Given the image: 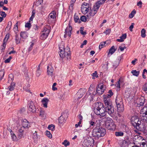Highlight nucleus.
Segmentation results:
<instances>
[{"instance_id": "de8ad7c7", "label": "nucleus", "mask_w": 147, "mask_h": 147, "mask_svg": "<svg viewBox=\"0 0 147 147\" xmlns=\"http://www.w3.org/2000/svg\"><path fill=\"white\" fill-rule=\"evenodd\" d=\"M97 72L96 71H95L92 74V76H93L92 79H94L95 78V77H96V78H97L98 76L97 75Z\"/></svg>"}, {"instance_id": "4c0bfd02", "label": "nucleus", "mask_w": 147, "mask_h": 147, "mask_svg": "<svg viewBox=\"0 0 147 147\" xmlns=\"http://www.w3.org/2000/svg\"><path fill=\"white\" fill-rule=\"evenodd\" d=\"M13 76L12 74H10L9 75L8 82V83L12 82L13 80Z\"/></svg>"}, {"instance_id": "e433bc0d", "label": "nucleus", "mask_w": 147, "mask_h": 147, "mask_svg": "<svg viewBox=\"0 0 147 147\" xmlns=\"http://www.w3.org/2000/svg\"><path fill=\"white\" fill-rule=\"evenodd\" d=\"M106 41L102 42L100 43L99 47V49H101L104 46H105L106 45H105V44H106Z\"/></svg>"}, {"instance_id": "72a5a7b5", "label": "nucleus", "mask_w": 147, "mask_h": 147, "mask_svg": "<svg viewBox=\"0 0 147 147\" xmlns=\"http://www.w3.org/2000/svg\"><path fill=\"white\" fill-rule=\"evenodd\" d=\"M141 36L142 38H144L146 36V30L144 29H142L141 30Z\"/></svg>"}, {"instance_id": "f03ea898", "label": "nucleus", "mask_w": 147, "mask_h": 147, "mask_svg": "<svg viewBox=\"0 0 147 147\" xmlns=\"http://www.w3.org/2000/svg\"><path fill=\"white\" fill-rule=\"evenodd\" d=\"M106 134L105 129L102 127H96L93 129L92 132V135L96 138L103 136Z\"/></svg>"}, {"instance_id": "ea45409f", "label": "nucleus", "mask_w": 147, "mask_h": 147, "mask_svg": "<svg viewBox=\"0 0 147 147\" xmlns=\"http://www.w3.org/2000/svg\"><path fill=\"white\" fill-rule=\"evenodd\" d=\"M35 41L34 40H33L32 41L30 42L31 44L30 47L28 49V50L30 51L32 48V47L34 45V43Z\"/></svg>"}, {"instance_id": "473e14b6", "label": "nucleus", "mask_w": 147, "mask_h": 147, "mask_svg": "<svg viewBox=\"0 0 147 147\" xmlns=\"http://www.w3.org/2000/svg\"><path fill=\"white\" fill-rule=\"evenodd\" d=\"M35 10H33L32 12V15L31 17L30 18L29 22H30V21H32L33 18L34 17L35 15Z\"/></svg>"}, {"instance_id": "4be33fe9", "label": "nucleus", "mask_w": 147, "mask_h": 147, "mask_svg": "<svg viewBox=\"0 0 147 147\" xmlns=\"http://www.w3.org/2000/svg\"><path fill=\"white\" fill-rule=\"evenodd\" d=\"M28 34L26 32H21L20 35L21 37L24 38H26L28 36Z\"/></svg>"}, {"instance_id": "6e6552de", "label": "nucleus", "mask_w": 147, "mask_h": 147, "mask_svg": "<svg viewBox=\"0 0 147 147\" xmlns=\"http://www.w3.org/2000/svg\"><path fill=\"white\" fill-rule=\"evenodd\" d=\"M28 109L30 111L33 113H38L37 112V110L36 109L34 105L33 102L30 101L28 104Z\"/></svg>"}, {"instance_id": "393cba45", "label": "nucleus", "mask_w": 147, "mask_h": 147, "mask_svg": "<svg viewBox=\"0 0 147 147\" xmlns=\"http://www.w3.org/2000/svg\"><path fill=\"white\" fill-rule=\"evenodd\" d=\"M121 59L120 58H118L114 62L113 66L115 67H117L119 65Z\"/></svg>"}, {"instance_id": "a878e982", "label": "nucleus", "mask_w": 147, "mask_h": 147, "mask_svg": "<svg viewBox=\"0 0 147 147\" xmlns=\"http://www.w3.org/2000/svg\"><path fill=\"white\" fill-rule=\"evenodd\" d=\"M49 16L51 18L53 19L55 18H56V14L55 12L54 11H52L50 13Z\"/></svg>"}, {"instance_id": "39448f33", "label": "nucleus", "mask_w": 147, "mask_h": 147, "mask_svg": "<svg viewBox=\"0 0 147 147\" xmlns=\"http://www.w3.org/2000/svg\"><path fill=\"white\" fill-rule=\"evenodd\" d=\"M131 123L134 127L138 129L137 127H138V129H140L141 122L137 116H133L132 117Z\"/></svg>"}, {"instance_id": "a18cd8bd", "label": "nucleus", "mask_w": 147, "mask_h": 147, "mask_svg": "<svg viewBox=\"0 0 147 147\" xmlns=\"http://www.w3.org/2000/svg\"><path fill=\"white\" fill-rule=\"evenodd\" d=\"M80 19L83 22H86L87 20V18L85 16H82L80 18Z\"/></svg>"}, {"instance_id": "aec40b11", "label": "nucleus", "mask_w": 147, "mask_h": 147, "mask_svg": "<svg viewBox=\"0 0 147 147\" xmlns=\"http://www.w3.org/2000/svg\"><path fill=\"white\" fill-rule=\"evenodd\" d=\"M15 86V84L14 82H12L11 85L8 87V89L9 91H12L13 90Z\"/></svg>"}, {"instance_id": "bb28decb", "label": "nucleus", "mask_w": 147, "mask_h": 147, "mask_svg": "<svg viewBox=\"0 0 147 147\" xmlns=\"http://www.w3.org/2000/svg\"><path fill=\"white\" fill-rule=\"evenodd\" d=\"M48 36V35L47 34L46 35L44 33L42 32L40 38L41 40H44L47 38Z\"/></svg>"}, {"instance_id": "c85d7f7f", "label": "nucleus", "mask_w": 147, "mask_h": 147, "mask_svg": "<svg viewBox=\"0 0 147 147\" xmlns=\"http://www.w3.org/2000/svg\"><path fill=\"white\" fill-rule=\"evenodd\" d=\"M40 64L38 66V67L37 68V70H36V76L37 77H39L41 74V71L40 70Z\"/></svg>"}, {"instance_id": "f704fd0d", "label": "nucleus", "mask_w": 147, "mask_h": 147, "mask_svg": "<svg viewBox=\"0 0 147 147\" xmlns=\"http://www.w3.org/2000/svg\"><path fill=\"white\" fill-rule=\"evenodd\" d=\"M5 71L3 70L0 71V80H1L2 79L4 76Z\"/></svg>"}, {"instance_id": "5fc2aeb1", "label": "nucleus", "mask_w": 147, "mask_h": 147, "mask_svg": "<svg viewBox=\"0 0 147 147\" xmlns=\"http://www.w3.org/2000/svg\"><path fill=\"white\" fill-rule=\"evenodd\" d=\"M89 4L86 3H82L81 7H89Z\"/></svg>"}, {"instance_id": "c9c22d12", "label": "nucleus", "mask_w": 147, "mask_h": 147, "mask_svg": "<svg viewBox=\"0 0 147 147\" xmlns=\"http://www.w3.org/2000/svg\"><path fill=\"white\" fill-rule=\"evenodd\" d=\"M136 11L135 9H134L131 12V13L129 15V17L130 18H132L134 16V15L136 13Z\"/></svg>"}, {"instance_id": "bf43d9fd", "label": "nucleus", "mask_w": 147, "mask_h": 147, "mask_svg": "<svg viewBox=\"0 0 147 147\" xmlns=\"http://www.w3.org/2000/svg\"><path fill=\"white\" fill-rule=\"evenodd\" d=\"M1 15L2 16V17L3 18L5 17L7 15L4 12L1 11Z\"/></svg>"}, {"instance_id": "79ce46f5", "label": "nucleus", "mask_w": 147, "mask_h": 147, "mask_svg": "<svg viewBox=\"0 0 147 147\" xmlns=\"http://www.w3.org/2000/svg\"><path fill=\"white\" fill-rule=\"evenodd\" d=\"M55 126L53 124L50 125L48 126V129L49 130H51L52 131H53L55 130Z\"/></svg>"}, {"instance_id": "412c9836", "label": "nucleus", "mask_w": 147, "mask_h": 147, "mask_svg": "<svg viewBox=\"0 0 147 147\" xmlns=\"http://www.w3.org/2000/svg\"><path fill=\"white\" fill-rule=\"evenodd\" d=\"M111 95H110V94H107L106 95H105V97L104 98L103 101L105 103V101L106 99H109L110 101V102H111V106H113L112 105V102L111 101V99H110V98L111 97Z\"/></svg>"}, {"instance_id": "49530a36", "label": "nucleus", "mask_w": 147, "mask_h": 147, "mask_svg": "<svg viewBox=\"0 0 147 147\" xmlns=\"http://www.w3.org/2000/svg\"><path fill=\"white\" fill-rule=\"evenodd\" d=\"M26 110L25 109L23 108L21 109L19 111V112L21 114H24L26 112Z\"/></svg>"}, {"instance_id": "37998d69", "label": "nucleus", "mask_w": 147, "mask_h": 147, "mask_svg": "<svg viewBox=\"0 0 147 147\" xmlns=\"http://www.w3.org/2000/svg\"><path fill=\"white\" fill-rule=\"evenodd\" d=\"M115 135L117 136H122L123 135V133L122 132H116Z\"/></svg>"}, {"instance_id": "3c124183", "label": "nucleus", "mask_w": 147, "mask_h": 147, "mask_svg": "<svg viewBox=\"0 0 147 147\" xmlns=\"http://www.w3.org/2000/svg\"><path fill=\"white\" fill-rule=\"evenodd\" d=\"M106 0H100L97 2L98 3H100L99 4L101 5L103 4Z\"/></svg>"}, {"instance_id": "ddd939ff", "label": "nucleus", "mask_w": 147, "mask_h": 147, "mask_svg": "<svg viewBox=\"0 0 147 147\" xmlns=\"http://www.w3.org/2000/svg\"><path fill=\"white\" fill-rule=\"evenodd\" d=\"M37 112L38 113H36L38 114H39V116L43 118L44 119H45L46 118V115L45 111L42 109L40 108L37 110Z\"/></svg>"}, {"instance_id": "b1692460", "label": "nucleus", "mask_w": 147, "mask_h": 147, "mask_svg": "<svg viewBox=\"0 0 147 147\" xmlns=\"http://www.w3.org/2000/svg\"><path fill=\"white\" fill-rule=\"evenodd\" d=\"M76 0H71L70 2V5L69 7V9L70 10H72L73 9V6Z\"/></svg>"}, {"instance_id": "f257e3e1", "label": "nucleus", "mask_w": 147, "mask_h": 147, "mask_svg": "<svg viewBox=\"0 0 147 147\" xmlns=\"http://www.w3.org/2000/svg\"><path fill=\"white\" fill-rule=\"evenodd\" d=\"M105 107L103 104L100 102L94 103L93 106L94 111L97 115H100L102 117L106 116L107 113L111 117L114 115V108L113 106H111V102L109 99H106L105 101Z\"/></svg>"}, {"instance_id": "13d9d810", "label": "nucleus", "mask_w": 147, "mask_h": 147, "mask_svg": "<svg viewBox=\"0 0 147 147\" xmlns=\"http://www.w3.org/2000/svg\"><path fill=\"white\" fill-rule=\"evenodd\" d=\"M147 109V107H145L143 108V109H142V110H141V112L142 113H144V112H146V111Z\"/></svg>"}, {"instance_id": "dca6fc26", "label": "nucleus", "mask_w": 147, "mask_h": 147, "mask_svg": "<svg viewBox=\"0 0 147 147\" xmlns=\"http://www.w3.org/2000/svg\"><path fill=\"white\" fill-rule=\"evenodd\" d=\"M22 127L24 128L25 127H28L30 126L28 125V121L25 119L22 120Z\"/></svg>"}, {"instance_id": "c03bdc74", "label": "nucleus", "mask_w": 147, "mask_h": 147, "mask_svg": "<svg viewBox=\"0 0 147 147\" xmlns=\"http://www.w3.org/2000/svg\"><path fill=\"white\" fill-rule=\"evenodd\" d=\"M46 134L47 136L49 138H51L52 137V135L50 131L47 130L46 131Z\"/></svg>"}, {"instance_id": "e2e57ef3", "label": "nucleus", "mask_w": 147, "mask_h": 147, "mask_svg": "<svg viewBox=\"0 0 147 147\" xmlns=\"http://www.w3.org/2000/svg\"><path fill=\"white\" fill-rule=\"evenodd\" d=\"M11 56H10L9 57V58H8V59H6L5 61V63H9L10 61V60L11 59Z\"/></svg>"}, {"instance_id": "2f4dec72", "label": "nucleus", "mask_w": 147, "mask_h": 147, "mask_svg": "<svg viewBox=\"0 0 147 147\" xmlns=\"http://www.w3.org/2000/svg\"><path fill=\"white\" fill-rule=\"evenodd\" d=\"M74 20L75 22H78L79 23H80L81 22V21L80 20L78 16H76L75 15L74 16Z\"/></svg>"}, {"instance_id": "f8f14e48", "label": "nucleus", "mask_w": 147, "mask_h": 147, "mask_svg": "<svg viewBox=\"0 0 147 147\" xmlns=\"http://www.w3.org/2000/svg\"><path fill=\"white\" fill-rule=\"evenodd\" d=\"M86 90L85 88H81L78 91L77 94L78 96V98H82L86 92Z\"/></svg>"}, {"instance_id": "9d476101", "label": "nucleus", "mask_w": 147, "mask_h": 147, "mask_svg": "<svg viewBox=\"0 0 147 147\" xmlns=\"http://www.w3.org/2000/svg\"><path fill=\"white\" fill-rule=\"evenodd\" d=\"M89 123L90 125L88 127L84 128L85 130L87 131L88 133H89L91 130V129L93 128L95 126L96 123L92 120L89 121Z\"/></svg>"}, {"instance_id": "0e129e2a", "label": "nucleus", "mask_w": 147, "mask_h": 147, "mask_svg": "<svg viewBox=\"0 0 147 147\" xmlns=\"http://www.w3.org/2000/svg\"><path fill=\"white\" fill-rule=\"evenodd\" d=\"M141 147H147V145H146V143L145 142H143L140 144Z\"/></svg>"}, {"instance_id": "cd10ccee", "label": "nucleus", "mask_w": 147, "mask_h": 147, "mask_svg": "<svg viewBox=\"0 0 147 147\" xmlns=\"http://www.w3.org/2000/svg\"><path fill=\"white\" fill-rule=\"evenodd\" d=\"M10 133L11 135V137L12 140L13 141L16 140L17 139V137L13 133V131H12L11 130Z\"/></svg>"}, {"instance_id": "6ab92c4d", "label": "nucleus", "mask_w": 147, "mask_h": 147, "mask_svg": "<svg viewBox=\"0 0 147 147\" xmlns=\"http://www.w3.org/2000/svg\"><path fill=\"white\" fill-rule=\"evenodd\" d=\"M116 50V49H115V47L114 46H112L109 50L108 54V57H109L110 54L111 55L113 54Z\"/></svg>"}, {"instance_id": "864d4df0", "label": "nucleus", "mask_w": 147, "mask_h": 147, "mask_svg": "<svg viewBox=\"0 0 147 147\" xmlns=\"http://www.w3.org/2000/svg\"><path fill=\"white\" fill-rule=\"evenodd\" d=\"M12 25V23L11 22H8L7 25L6 29L9 28V30L10 29Z\"/></svg>"}, {"instance_id": "c756f323", "label": "nucleus", "mask_w": 147, "mask_h": 147, "mask_svg": "<svg viewBox=\"0 0 147 147\" xmlns=\"http://www.w3.org/2000/svg\"><path fill=\"white\" fill-rule=\"evenodd\" d=\"M50 32V30L49 29H47L46 28H44L42 32L44 33L46 35L47 34L48 35Z\"/></svg>"}, {"instance_id": "4d7b16f0", "label": "nucleus", "mask_w": 147, "mask_h": 147, "mask_svg": "<svg viewBox=\"0 0 147 147\" xmlns=\"http://www.w3.org/2000/svg\"><path fill=\"white\" fill-rule=\"evenodd\" d=\"M9 37V34H7L6 35L5 38L3 40V42H6L8 39Z\"/></svg>"}, {"instance_id": "338daca9", "label": "nucleus", "mask_w": 147, "mask_h": 147, "mask_svg": "<svg viewBox=\"0 0 147 147\" xmlns=\"http://www.w3.org/2000/svg\"><path fill=\"white\" fill-rule=\"evenodd\" d=\"M42 2V1H41L40 0H39L36 3L35 5L38 6L39 5H40L41 4V3Z\"/></svg>"}, {"instance_id": "4468645a", "label": "nucleus", "mask_w": 147, "mask_h": 147, "mask_svg": "<svg viewBox=\"0 0 147 147\" xmlns=\"http://www.w3.org/2000/svg\"><path fill=\"white\" fill-rule=\"evenodd\" d=\"M53 68L51 65L47 66V73L48 75H51L53 72Z\"/></svg>"}, {"instance_id": "423d86ee", "label": "nucleus", "mask_w": 147, "mask_h": 147, "mask_svg": "<svg viewBox=\"0 0 147 147\" xmlns=\"http://www.w3.org/2000/svg\"><path fill=\"white\" fill-rule=\"evenodd\" d=\"M97 2L94 5L93 8L89 14V16H94L97 12L100 5Z\"/></svg>"}, {"instance_id": "09e8293b", "label": "nucleus", "mask_w": 147, "mask_h": 147, "mask_svg": "<svg viewBox=\"0 0 147 147\" xmlns=\"http://www.w3.org/2000/svg\"><path fill=\"white\" fill-rule=\"evenodd\" d=\"M33 138H34L35 139H36L38 138V135L37 134V133L36 131H35V132L33 134V136L32 137Z\"/></svg>"}, {"instance_id": "20e7f679", "label": "nucleus", "mask_w": 147, "mask_h": 147, "mask_svg": "<svg viewBox=\"0 0 147 147\" xmlns=\"http://www.w3.org/2000/svg\"><path fill=\"white\" fill-rule=\"evenodd\" d=\"M115 102L117 105L118 112H123L124 111V109L122 99L121 98L117 97L115 100Z\"/></svg>"}, {"instance_id": "1a4fd4ad", "label": "nucleus", "mask_w": 147, "mask_h": 147, "mask_svg": "<svg viewBox=\"0 0 147 147\" xmlns=\"http://www.w3.org/2000/svg\"><path fill=\"white\" fill-rule=\"evenodd\" d=\"M105 90V89L104 88V87L103 85L100 84L97 86L96 92L98 95L102 94L104 93Z\"/></svg>"}, {"instance_id": "603ef678", "label": "nucleus", "mask_w": 147, "mask_h": 147, "mask_svg": "<svg viewBox=\"0 0 147 147\" xmlns=\"http://www.w3.org/2000/svg\"><path fill=\"white\" fill-rule=\"evenodd\" d=\"M24 127H22L19 129L18 131L20 133L22 134L24 132Z\"/></svg>"}, {"instance_id": "774afa93", "label": "nucleus", "mask_w": 147, "mask_h": 147, "mask_svg": "<svg viewBox=\"0 0 147 147\" xmlns=\"http://www.w3.org/2000/svg\"><path fill=\"white\" fill-rule=\"evenodd\" d=\"M78 118L80 119L79 121H80L82 122V121L83 117L81 115H79Z\"/></svg>"}, {"instance_id": "9b49d317", "label": "nucleus", "mask_w": 147, "mask_h": 147, "mask_svg": "<svg viewBox=\"0 0 147 147\" xmlns=\"http://www.w3.org/2000/svg\"><path fill=\"white\" fill-rule=\"evenodd\" d=\"M106 125L107 126L109 127V129H113L115 127L114 123L112 119L107 121Z\"/></svg>"}, {"instance_id": "69168bd1", "label": "nucleus", "mask_w": 147, "mask_h": 147, "mask_svg": "<svg viewBox=\"0 0 147 147\" xmlns=\"http://www.w3.org/2000/svg\"><path fill=\"white\" fill-rule=\"evenodd\" d=\"M16 38H15V41L17 43V44L18 43H19L20 42V40L17 37V36H16Z\"/></svg>"}, {"instance_id": "8fccbe9b", "label": "nucleus", "mask_w": 147, "mask_h": 147, "mask_svg": "<svg viewBox=\"0 0 147 147\" xmlns=\"http://www.w3.org/2000/svg\"><path fill=\"white\" fill-rule=\"evenodd\" d=\"M31 26V23L30 22H28L26 23L25 25V27L26 28H30Z\"/></svg>"}, {"instance_id": "7ed1b4c3", "label": "nucleus", "mask_w": 147, "mask_h": 147, "mask_svg": "<svg viewBox=\"0 0 147 147\" xmlns=\"http://www.w3.org/2000/svg\"><path fill=\"white\" fill-rule=\"evenodd\" d=\"M60 53L59 55L61 57L64 58L65 57L67 60H69L71 59V53L70 49L68 47L65 49H63V50L61 49V47H59Z\"/></svg>"}, {"instance_id": "680f3d73", "label": "nucleus", "mask_w": 147, "mask_h": 147, "mask_svg": "<svg viewBox=\"0 0 147 147\" xmlns=\"http://www.w3.org/2000/svg\"><path fill=\"white\" fill-rule=\"evenodd\" d=\"M134 23H132L131 24V25L129 27V30L131 32L133 30L132 29L134 28Z\"/></svg>"}, {"instance_id": "a211bd4d", "label": "nucleus", "mask_w": 147, "mask_h": 147, "mask_svg": "<svg viewBox=\"0 0 147 147\" xmlns=\"http://www.w3.org/2000/svg\"><path fill=\"white\" fill-rule=\"evenodd\" d=\"M127 35L126 33L123 34L122 36L120 37V39H117V41L120 42H122L124 41V39L126 38Z\"/></svg>"}, {"instance_id": "a19ab883", "label": "nucleus", "mask_w": 147, "mask_h": 147, "mask_svg": "<svg viewBox=\"0 0 147 147\" xmlns=\"http://www.w3.org/2000/svg\"><path fill=\"white\" fill-rule=\"evenodd\" d=\"M140 103L138 104V106L139 107L142 106L143 105L144 102V100L143 99H139Z\"/></svg>"}, {"instance_id": "052dcab7", "label": "nucleus", "mask_w": 147, "mask_h": 147, "mask_svg": "<svg viewBox=\"0 0 147 147\" xmlns=\"http://www.w3.org/2000/svg\"><path fill=\"white\" fill-rule=\"evenodd\" d=\"M143 88L144 91H147V82L143 86Z\"/></svg>"}, {"instance_id": "0eeeda50", "label": "nucleus", "mask_w": 147, "mask_h": 147, "mask_svg": "<svg viewBox=\"0 0 147 147\" xmlns=\"http://www.w3.org/2000/svg\"><path fill=\"white\" fill-rule=\"evenodd\" d=\"M70 22L69 21L68 24V26L65 29V34L64 35L65 38H66L67 36L68 35L70 37L71 36V31L72 30V27L71 25Z\"/></svg>"}, {"instance_id": "6e6d98bb", "label": "nucleus", "mask_w": 147, "mask_h": 147, "mask_svg": "<svg viewBox=\"0 0 147 147\" xmlns=\"http://www.w3.org/2000/svg\"><path fill=\"white\" fill-rule=\"evenodd\" d=\"M111 32V29L109 28L107 29L106 31L104 32V33L106 34H109Z\"/></svg>"}, {"instance_id": "58836bf2", "label": "nucleus", "mask_w": 147, "mask_h": 147, "mask_svg": "<svg viewBox=\"0 0 147 147\" xmlns=\"http://www.w3.org/2000/svg\"><path fill=\"white\" fill-rule=\"evenodd\" d=\"M62 144L64 145L65 146L67 147L69 146L70 144V143L67 140H65L64 142H62Z\"/></svg>"}, {"instance_id": "7c9ffc66", "label": "nucleus", "mask_w": 147, "mask_h": 147, "mask_svg": "<svg viewBox=\"0 0 147 147\" xmlns=\"http://www.w3.org/2000/svg\"><path fill=\"white\" fill-rule=\"evenodd\" d=\"M131 73L133 75L138 76L139 75L140 71H137L136 70H133L131 71Z\"/></svg>"}, {"instance_id": "2eb2a0df", "label": "nucleus", "mask_w": 147, "mask_h": 147, "mask_svg": "<svg viewBox=\"0 0 147 147\" xmlns=\"http://www.w3.org/2000/svg\"><path fill=\"white\" fill-rule=\"evenodd\" d=\"M49 101V100L47 98H44L41 100L42 104L45 107H47V104Z\"/></svg>"}, {"instance_id": "5701e85b", "label": "nucleus", "mask_w": 147, "mask_h": 147, "mask_svg": "<svg viewBox=\"0 0 147 147\" xmlns=\"http://www.w3.org/2000/svg\"><path fill=\"white\" fill-rule=\"evenodd\" d=\"M58 120L59 123L61 124L65 123L66 121V120L62 116L59 117Z\"/></svg>"}, {"instance_id": "f3484780", "label": "nucleus", "mask_w": 147, "mask_h": 147, "mask_svg": "<svg viewBox=\"0 0 147 147\" xmlns=\"http://www.w3.org/2000/svg\"><path fill=\"white\" fill-rule=\"evenodd\" d=\"M91 9L90 7H81V11L84 14H86L89 10Z\"/></svg>"}]
</instances>
